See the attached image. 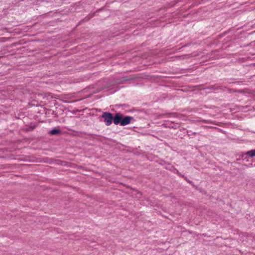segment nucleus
I'll list each match as a JSON object with an SVG mask.
<instances>
[{
  "label": "nucleus",
  "mask_w": 255,
  "mask_h": 255,
  "mask_svg": "<svg viewBox=\"0 0 255 255\" xmlns=\"http://www.w3.org/2000/svg\"><path fill=\"white\" fill-rule=\"evenodd\" d=\"M102 117L104 118V122L107 126H110L112 123L113 117L111 113L105 112L103 114Z\"/></svg>",
  "instance_id": "1"
},
{
  "label": "nucleus",
  "mask_w": 255,
  "mask_h": 255,
  "mask_svg": "<svg viewBox=\"0 0 255 255\" xmlns=\"http://www.w3.org/2000/svg\"><path fill=\"white\" fill-rule=\"evenodd\" d=\"M131 119H132V117H129V116L125 117L121 121V125L122 126H126V125L129 124L130 123Z\"/></svg>",
  "instance_id": "2"
},
{
  "label": "nucleus",
  "mask_w": 255,
  "mask_h": 255,
  "mask_svg": "<svg viewBox=\"0 0 255 255\" xmlns=\"http://www.w3.org/2000/svg\"><path fill=\"white\" fill-rule=\"evenodd\" d=\"M113 120L114 123L116 125H118L119 123L121 124V121H122L121 114L120 113H117L114 118H113Z\"/></svg>",
  "instance_id": "3"
},
{
  "label": "nucleus",
  "mask_w": 255,
  "mask_h": 255,
  "mask_svg": "<svg viewBox=\"0 0 255 255\" xmlns=\"http://www.w3.org/2000/svg\"><path fill=\"white\" fill-rule=\"evenodd\" d=\"M246 154L251 157L255 156V149L251 150L247 152Z\"/></svg>",
  "instance_id": "4"
},
{
  "label": "nucleus",
  "mask_w": 255,
  "mask_h": 255,
  "mask_svg": "<svg viewBox=\"0 0 255 255\" xmlns=\"http://www.w3.org/2000/svg\"><path fill=\"white\" fill-rule=\"evenodd\" d=\"M60 132V130H58V129H52L50 131V133L52 134V135H55V134H57L58 133H59Z\"/></svg>",
  "instance_id": "5"
}]
</instances>
